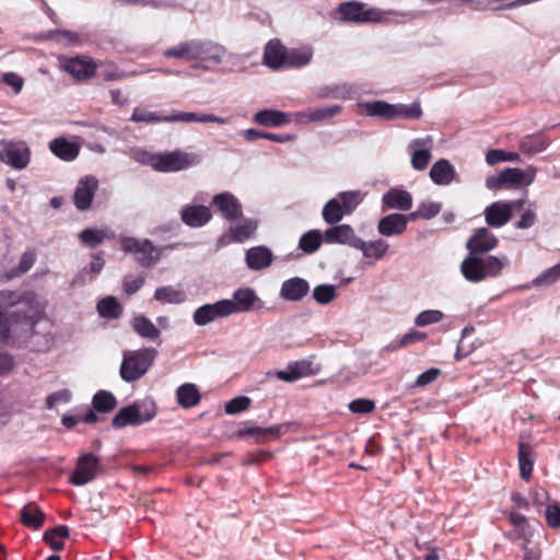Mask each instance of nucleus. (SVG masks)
<instances>
[{
	"label": "nucleus",
	"instance_id": "obj_1",
	"mask_svg": "<svg viewBox=\"0 0 560 560\" xmlns=\"http://www.w3.org/2000/svg\"><path fill=\"white\" fill-rule=\"evenodd\" d=\"M510 265L506 256H480L470 254L460 264V273L465 280L479 283L488 278H497Z\"/></svg>",
	"mask_w": 560,
	"mask_h": 560
},
{
	"label": "nucleus",
	"instance_id": "obj_2",
	"mask_svg": "<svg viewBox=\"0 0 560 560\" xmlns=\"http://www.w3.org/2000/svg\"><path fill=\"white\" fill-rule=\"evenodd\" d=\"M130 121L137 124L155 125L161 122H215L225 125L228 119L212 114H196L188 112H175L163 115L143 107H136L131 114Z\"/></svg>",
	"mask_w": 560,
	"mask_h": 560
},
{
	"label": "nucleus",
	"instance_id": "obj_3",
	"mask_svg": "<svg viewBox=\"0 0 560 560\" xmlns=\"http://www.w3.org/2000/svg\"><path fill=\"white\" fill-rule=\"evenodd\" d=\"M137 160L150 164L155 171L163 173L179 172L200 162V158L194 153L173 151L167 153L150 154L137 152Z\"/></svg>",
	"mask_w": 560,
	"mask_h": 560
},
{
	"label": "nucleus",
	"instance_id": "obj_4",
	"mask_svg": "<svg viewBox=\"0 0 560 560\" xmlns=\"http://www.w3.org/2000/svg\"><path fill=\"white\" fill-rule=\"evenodd\" d=\"M156 355L158 351L154 348L125 351L119 370L120 377L128 383L140 380L149 371Z\"/></svg>",
	"mask_w": 560,
	"mask_h": 560
},
{
	"label": "nucleus",
	"instance_id": "obj_5",
	"mask_svg": "<svg viewBox=\"0 0 560 560\" xmlns=\"http://www.w3.org/2000/svg\"><path fill=\"white\" fill-rule=\"evenodd\" d=\"M34 294L30 292L0 291V311L12 306L21 308L15 313L18 320L22 322L30 330H33L39 320V310L32 306Z\"/></svg>",
	"mask_w": 560,
	"mask_h": 560
},
{
	"label": "nucleus",
	"instance_id": "obj_6",
	"mask_svg": "<svg viewBox=\"0 0 560 560\" xmlns=\"http://www.w3.org/2000/svg\"><path fill=\"white\" fill-rule=\"evenodd\" d=\"M121 249L132 254L135 260L142 267L150 268L156 265L165 249H173L175 245L156 247L149 238L125 236L120 240Z\"/></svg>",
	"mask_w": 560,
	"mask_h": 560
},
{
	"label": "nucleus",
	"instance_id": "obj_7",
	"mask_svg": "<svg viewBox=\"0 0 560 560\" xmlns=\"http://www.w3.org/2000/svg\"><path fill=\"white\" fill-rule=\"evenodd\" d=\"M156 415L155 405L151 400L135 402L121 408L113 418L112 425L122 429L127 425H140L151 421Z\"/></svg>",
	"mask_w": 560,
	"mask_h": 560
},
{
	"label": "nucleus",
	"instance_id": "obj_8",
	"mask_svg": "<svg viewBox=\"0 0 560 560\" xmlns=\"http://www.w3.org/2000/svg\"><path fill=\"white\" fill-rule=\"evenodd\" d=\"M195 56L192 68L210 71L223 62L228 50L219 43L197 38Z\"/></svg>",
	"mask_w": 560,
	"mask_h": 560
},
{
	"label": "nucleus",
	"instance_id": "obj_9",
	"mask_svg": "<svg viewBox=\"0 0 560 560\" xmlns=\"http://www.w3.org/2000/svg\"><path fill=\"white\" fill-rule=\"evenodd\" d=\"M0 162L10 167L22 171L25 170L30 162L32 152L25 141L1 140L0 141Z\"/></svg>",
	"mask_w": 560,
	"mask_h": 560
},
{
	"label": "nucleus",
	"instance_id": "obj_10",
	"mask_svg": "<svg viewBox=\"0 0 560 560\" xmlns=\"http://www.w3.org/2000/svg\"><path fill=\"white\" fill-rule=\"evenodd\" d=\"M336 14H338L340 21L352 23L380 22L383 16L381 10L369 8L366 4L355 1L340 3Z\"/></svg>",
	"mask_w": 560,
	"mask_h": 560
},
{
	"label": "nucleus",
	"instance_id": "obj_11",
	"mask_svg": "<svg viewBox=\"0 0 560 560\" xmlns=\"http://www.w3.org/2000/svg\"><path fill=\"white\" fill-rule=\"evenodd\" d=\"M434 140L432 136L412 139L407 145L410 164L415 171H424L432 160Z\"/></svg>",
	"mask_w": 560,
	"mask_h": 560
},
{
	"label": "nucleus",
	"instance_id": "obj_12",
	"mask_svg": "<svg viewBox=\"0 0 560 560\" xmlns=\"http://www.w3.org/2000/svg\"><path fill=\"white\" fill-rule=\"evenodd\" d=\"M229 316L237 313H247L256 307V304H261V301L254 289L238 288L233 294L232 299L223 300Z\"/></svg>",
	"mask_w": 560,
	"mask_h": 560
},
{
	"label": "nucleus",
	"instance_id": "obj_13",
	"mask_svg": "<svg viewBox=\"0 0 560 560\" xmlns=\"http://www.w3.org/2000/svg\"><path fill=\"white\" fill-rule=\"evenodd\" d=\"M98 466V458L92 453L81 455L69 479L70 483L81 487L91 482L96 478Z\"/></svg>",
	"mask_w": 560,
	"mask_h": 560
},
{
	"label": "nucleus",
	"instance_id": "obj_14",
	"mask_svg": "<svg viewBox=\"0 0 560 560\" xmlns=\"http://www.w3.org/2000/svg\"><path fill=\"white\" fill-rule=\"evenodd\" d=\"M499 240L488 228H479L466 242L468 253L483 256L498 246Z\"/></svg>",
	"mask_w": 560,
	"mask_h": 560
},
{
	"label": "nucleus",
	"instance_id": "obj_15",
	"mask_svg": "<svg viewBox=\"0 0 560 560\" xmlns=\"http://www.w3.org/2000/svg\"><path fill=\"white\" fill-rule=\"evenodd\" d=\"M97 187L98 180L93 175L79 179L73 195V203L78 210L85 211L91 207Z\"/></svg>",
	"mask_w": 560,
	"mask_h": 560
},
{
	"label": "nucleus",
	"instance_id": "obj_16",
	"mask_svg": "<svg viewBox=\"0 0 560 560\" xmlns=\"http://www.w3.org/2000/svg\"><path fill=\"white\" fill-rule=\"evenodd\" d=\"M483 215L486 223L490 228H502L513 217V205H510L508 201H494L485 208Z\"/></svg>",
	"mask_w": 560,
	"mask_h": 560
},
{
	"label": "nucleus",
	"instance_id": "obj_17",
	"mask_svg": "<svg viewBox=\"0 0 560 560\" xmlns=\"http://www.w3.org/2000/svg\"><path fill=\"white\" fill-rule=\"evenodd\" d=\"M61 67L77 80L90 79L96 71V63L88 56L67 58L62 61Z\"/></svg>",
	"mask_w": 560,
	"mask_h": 560
},
{
	"label": "nucleus",
	"instance_id": "obj_18",
	"mask_svg": "<svg viewBox=\"0 0 560 560\" xmlns=\"http://www.w3.org/2000/svg\"><path fill=\"white\" fill-rule=\"evenodd\" d=\"M324 242L327 244H342L349 246H362V240L355 236L349 224L334 225L325 230Z\"/></svg>",
	"mask_w": 560,
	"mask_h": 560
},
{
	"label": "nucleus",
	"instance_id": "obj_19",
	"mask_svg": "<svg viewBox=\"0 0 560 560\" xmlns=\"http://www.w3.org/2000/svg\"><path fill=\"white\" fill-rule=\"evenodd\" d=\"M228 316L229 313L225 304L223 300H220L215 303L203 304L196 308L192 314V320L197 326H206L218 318Z\"/></svg>",
	"mask_w": 560,
	"mask_h": 560
},
{
	"label": "nucleus",
	"instance_id": "obj_20",
	"mask_svg": "<svg viewBox=\"0 0 560 560\" xmlns=\"http://www.w3.org/2000/svg\"><path fill=\"white\" fill-rule=\"evenodd\" d=\"M288 48L279 39L269 40L264 49V65L272 70L285 68Z\"/></svg>",
	"mask_w": 560,
	"mask_h": 560
},
{
	"label": "nucleus",
	"instance_id": "obj_21",
	"mask_svg": "<svg viewBox=\"0 0 560 560\" xmlns=\"http://www.w3.org/2000/svg\"><path fill=\"white\" fill-rule=\"evenodd\" d=\"M310 292L308 282L300 277H293L282 282L280 296L290 302H298L305 298Z\"/></svg>",
	"mask_w": 560,
	"mask_h": 560
},
{
	"label": "nucleus",
	"instance_id": "obj_22",
	"mask_svg": "<svg viewBox=\"0 0 560 560\" xmlns=\"http://www.w3.org/2000/svg\"><path fill=\"white\" fill-rule=\"evenodd\" d=\"M212 202L219 209L223 218L229 221H233L242 214L241 203L237 198L229 191L215 195Z\"/></svg>",
	"mask_w": 560,
	"mask_h": 560
},
{
	"label": "nucleus",
	"instance_id": "obj_23",
	"mask_svg": "<svg viewBox=\"0 0 560 560\" xmlns=\"http://www.w3.org/2000/svg\"><path fill=\"white\" fill-rule=\"evenodd\" d=\"M312 374V362L306 360L290 362L284 370H278L275 372L278 380L287 383H293Z\"/></svg>",
	"mask_w": 560,
	"mask_h": 560
},
{
	"label": "nucleus",
	"instance_id": "obj_24",
	"mask_svg": "<svg viewBox=\"0 0 560 560\" xmlns=\"http://www.w3.org/2000/svg\"><path fill=\"white\" fill-rule=\"evenodd\" d=\"M422 116V108L419 102L411 104H388L387 120H417Z\"/></svg>",
	"mask_w": 560,
	"mask_h": 560
},
{
	"label": "nucleus",
	"instance_id": "obj_25",
	"mask_svg": "<svg viewBox=\"0 0 560 560\" xmlns=\"http://www.w3.org/2000/svg\"><path fill=\"white\" fill-rule=\"evenodd\" d=\"M210 209L206 206H185L180 210L182 221L190 228H200L211 220Z\"/></svg>",
	"mask_w": 560,
	"mask_h": 560
},
{
	"label": "nucleus",
	"instance_id": "obj_26",
	"mask_svg": "<svg viewBox=\"0 0 560 560\" xmlns=\"http://www.w3.org/2000/svg\"><path fill=\"white\" fill-rule=\"evenodd\" d=\"M48 147L52 154L66 162L74 161L80 153V145L65 137L52 139Z\"/></svg>",
	"mask_w": 560,
	"mask_h": 560
},
{
	"label": "nucleus",
	"instance_id": "obj_27",
	"mask_svg": "<svg viewBox=\"0 0 560 560\" xmlns=\"http://www.w3.org/2000/svg\"><path fill=\"white\" fill-rule=\"evenodd\" d=\"M197 38L183 40L163 50L162 56L166 59H175L195 62Z\"/></svg>",
	"mask_w": 560,
	"mask_h": 560
},
{
	"label": "nucleus",
	"instance_id": "obj_28",
	"mask_svg": "<svg viewBox=\"0 0 560 560\" xmlns=\"http://www.w3.org/2000/svg\"><path fill=\"white\" fill-rule=\"evenodd\" d=\"M245 260L249 269L261 270L272 264V253L266 246H255L246 252Z\"/></svg>",
	"mask_w": 560,
	"mask_h": 560
},
{
	"label": "nucleus",
	"instance_id": "obj_29",
	"mask_svg": "<svg viewBox=\"0 0 560 560\" xmlns=\"http://www.w3.org/2000/svg\"><path fill=\"white\" fill-rule=\"evenodd\" d=\"M253 121L264 127H280L291 122L289 114L277 109H262L253 116Z\"/></svg>",
	"mask_w": 560,
	"mask_h": 560
},
{
	"label": "nucleus",
	"instance_id": "obj_30",
	"mask_svg": "<svg viewBox=\"0 0 560 560\" xmlns=\"http://www.w3.org/2000/svg\"><path fill=\"white\" fill-rule=\"evenodd\" d=\"M429 176L434 184L445 186L454 179L455 170L448 160L440 159L432 165Z\"/></svg>",
	"mask_w": 560,
	"mask_h": 560
},
{
	"label": "nucleus",
	"instance_id": "obj_31",
	"mask_svg": "<svg viewBox=\"0 0 560 560\" xmlns=\"http://www.w3.org/2000/svg\"><path fill=\"white\" fill-rule=\"evenodd\" d=\"M200 399V392L197 385L192 383L182 384L176 389V400L182 408H192L199 404Z\"/></svg>",
	"mask_w": 560,
	"mask_h": 560
},
{
	"label": "nucleus",
	"instance_id": "obj_32",
	"mask_svg": "<svg viewBox=\"0 0 560 560\" xmlns=\"http://www.w3.org/2000/svg\"><path fill=\"white\" fill-rule=\"evenodd\" d=\"M501 174L504 184H510L513 186H527L530 185L534 180L535 170L528 168L526 171H523L517 167H508L504 171H502Z\"/></svg>",
	"mask_w": 560,
	"mask_h": 560
},
{
	"label": "nucleus",
	"instance_id": "obj_33",
	"mask_svg": "<svg viewBox=\"0 0 560 560\" xmlns=\"http://www.w3.org/2000/svg\"><path fill=\"white\" fill-rule=\"evenodd\" d=\"M131 327L141 338L158 340L160 338V328L156 327L148 317L143 315L135 316L131 319Z\"/></svg>",
	"mask_w": 560,
	"mask_h": 560
},
{
	"label": "nucleus",
	"instance_id": "obj_34",
	"mask_svg": "<svg viewBox=\"0 0 560 560\" xmlns=\"http://www.w3.org/2000/svg\"><path fill=\"white\" fill-rule=\"evenodd\" d=\"M313 55L314 51L311 46L288 49L285 68L305 67L312 61Z\"/></svg>",
	"mask_w": 560,
	"mask_h": 560
},
{
	"label": "nucleus",
	"instance_id": "obj_35",
	"mask_svg": "<svg viewBox=\"0 0 560 560\" xmlns=\"http://www.w3.org/2000/svg\"><path fill=\"white\" fill-rule=\"evenodd\" d=\"M412 207V196L409 191L400 188L387 190V209L407 211Z\"/></svg>",
	"mask_w": 560,
	"mask_h": 560
},
{
	"label": "nucleus",
	"instance_id": "obj_36",
	"mask_svg": "<svg viewBox=\"0 0 560 560\" xmlns=\"http://www.w3.org/2000/svg\"><path fill=\"white\" fill-rule=\"evenodd\" d=\"M45 514L34 504L24 505L20 511V520L23 525L37 529L44 523Z\"/></svg>",
	"mask_w": 560,
	"mask_h": 560
},
{
	"label": "nucleus",
	"instance_id": "obj_37",
	"mask_svg": "<svg viewBox=\"0 0 560 560\" xmlns=\"http://www.w3.org/2000/svg\"><path fill=\"white\" fill-rule=\"evenodd\" d=\"M154 299L163 304H180L186 301V293L173 285H165L155 290Z\"/></svg>",
	"mask_w": 560,
	"mask_h": 560
},
{
	"label": "nucleus",
	"instance_id": "obj_38",
	"mask_svg": "<svg viewBox=\"0 0 560 560\" xmlns=\"http://www.w3.org/2000/svg\"><path fill=\"white\" fill-rule=\"evenodd\" d=\"M96 310L101 317L108 319H116L122 313L121 305L117 302L116 298L112 295L100 300Z\"/></svg>",
	"mask_w": 560,
	"mask_h": 560
},
{
	"label": "nucleus",
	"instance_id": "obj_39",
	"mask_svg": "<svg viewBox=\"0 0 560 560\" xmlns=\"http://www.w3.org/2000/svg\"><path fill=\"white\" fill-rule=\"evenodd\" d=\"M256 229V221L245 219L240 224L231 226L229 233L233 242L243 243L255 233Z\"/></svg>",
	"mask_w": 560,
	"mask_h": 560
},
{
	"label": "nucleus",
	"instance_id": "obj_40",
	"mask_svg": "<svg viewBox=\"0 0 560 560\" xmlns=\"http://www.w3.org/2000/svg\"><path fill=\"white\" fill-rule=\"evenodd\" d=\"M323 242L324 234L319 230H311L301 236L299 248L306 254H313L319 249Z\"/></svg>",
	"mask_w": 560,
	"mask_h": 560
},
{
	"label": "nucleus",
	"instance_id": "obj_41",
	"mask_svg": "<svg viewBox=\"0 0 560 560\" xmlns=\"http://www.w3.org/2000/svg\"><path fill=\"white\" fill-rule=\"evenodd\" d=\"M335 198L340 203L343 212L348 215L351 214L363 200L360 190L341 191Z\"/></svg>",
	"mask_w": 560,
	"mask_h": 560
},
{
	"label": "nucleus",
	"instance_id": "obj_42",
	"mask_svg": "<svg viewBox=\"0 0 560 560\" xmlns=\"http://www.w3.org/2000/svg\"><path fill=\"white\" fill-rule=\"evenodd\" d=\"M345 215L348 214L343 212L340 203L337 201L336 198L329 199L322 210L323 220L327 224H337L343 219Z\"/></svg>",
	"mask_w": 560,
	"mask_h": 560
},
{
	"label": "nucleus",
	"instance_id": "obj_43",
	"mask_svg": "<svg viewBox=\"0 0 560 560\" xmlns=\"http://www.w3.org/2000/svg\"><path fill=\"white\" fill-rule=\"evenodd\" d=\"M518 465L521 477L527 480L532 475L534 463L530 446L525 443L518 444Z\"/></svg>",
	"mask_w": 560,
	"mask_h": 560
},
{
	"label": "nucleus",
	"instance_id": "obj_44",
	"mask_svg": "<svg viewBox=\"0 0 560 560\" xmlns=\"http://www.w3.org/2000/svg\"><path fill=\"white\" fill-rule=\"evenodd\" d=\"M92 405L94 410L98 412H109L116 407L117 400L110 392L98 390L93 396Z\"/></svg>",
	"mask_w": 560,
	"mask_h": 560
},
{
	"label": "nucleus",
	"instance_id": "obj_45",
	"mask_svg": "<svg viewBox=\"0 0 560 560\" xmlns=\"http://www.w3.org/2000/svg\"><path fill=\"white\" fill-rule=\"evenodd\" d=\"M548 143L539 136H527L520 142V149L526 154H536L542 152Z\"/></svg>",
	"mask_w": 560,
	"mask_h": 560
},
{
	"label": "nucleus",
	"instance_id": "obj_46",
	"mask_svg": "<svg viewBox=\"0 0 560 560\" xmlns=\"http://www.w3.org/2000/svg\"><path fill=\"white\" fill-rule=\"evenodd\" d=\"M509 520L511 524L518 530L520 537L528 540L533 534V530L527 522L526 516L516 511H511L509 513Z\"/></svg>",
	"mask_w": 560,
	"mask_h": 560
},
{
	"label": "nucleus",
	"instance_id": "obj_47",
	"mask_svg": "<svg viewBox=\"0 0 560 560\" xmlns=\"http://www.w3.org/2000/svg\"><path fill=\"white\" fill-rule=\"evenodd\" d=\"M427 337L428 335L425 332L411 329L410 331L401 336L399 340L393 341L389 346H387V349L390 348L393 350H396L401 347L423 341Z\"/></svg>",
	"mask_w": 560,
	"mask_h": 560
},
{
	"label": "nucleus",
	"instance_id": "obj_48",
	"mask_svg": "<svg viewBox=\"0 0 560 560\" xmlns=\"http://www.w3.org/2000/svg\"><path fill=\"white\" fill-rule=\"evenodd\" d=\"M337 296L336 287L332 284H319L313 290V298L318 304H328Z\"/></svg>",
	"mask_w": 560,
	"mask_h": 560
},
{
	"label": "nucleus",
	"instance_id": "obj_49",
	"mask_svg": "<svg viewBox=\"0 0 560 560\" xmlns=\"http://www.w3.org/2000/svg\"><path fill=\"white\" fill-rule=\"evenodd\" d=\"M407 228L406 214H387V236L401 234Z\"/></svg>",
	"mask_w": 560,
	"mask_h": 560
},
{
	"label": "nucleus",
	"instance_id": "obj_50",
	"mask_svg": "<svg viewBox=\"0 0 560 560\" xmlns=\"http://www.w3.org/2000/svg\"><path fill=\"white\" fill-rule=\"evenodd\" d=\"M560 279V262L548 268L533 280L534 287L550 285Z\"/></svg>",
	"mask_w": 560,
	"mask_h": 560
},
{
	"label": "nucleus",
	"instance_id": "obj_51",
	"mask_svg": "<svg viewBox=\"0 0 560 560\" xmlns=\"http://www.w3.org/2000/svg\"><path fill=\"white\" fill-rule=\"evenodd\" d=\"M504 161H511V162L520 161V154L514 153V152H506V151L499 150V149L489 150L486 154V162L489 165H494L499 162H504Z\"/></svg>",
	"mask_w": 560,
	"mask_h": 560
},
{
	"label": "nucleus",
	"instance_id": "obj_52",
	"mask_svg": "<svg viewBox=\"0 0 560 560\" xmlns=\"http://www.w3.org/2000/svg\"><path fill=\"white\" fill-rule=\"evenodd\" d=\"M443 317L444 314L439 310L422 311L415 318V325L418 327H424L441 322Z\"/></svg>",
	"mask_w": 560,
	"mask_h": 560
},
{
	"label": "nucleus",
	"instance_id": "obj_53",
	"mask_svg": "<svg viewBox=\"0 0 560 560\" xmlns=\"http://www.w3.org/2000/svg\"><path fill=\"white\" fill-rule=\"evenodd\" d=\"M79 237L84 245L94 248L103 242L105 234L100 230L85 229L80 233Z\"/></svg>",
	"mask_w": 560,
	"mask_h": 560
},
{
	"label": "nucleus",
	"instance_id": "obj_54",
	"mask_svg": "<svg viewBox=\"0 0 560 560\" xmlns=\"http://www.w3.org/2000/svg\"><path fill=\"white\" fill-rule=\"evenodd\" d=\"M341 112V106L330 105L325 107L312 108L314 122L326 121Z\"/></svg>",
	"mask_w": 560,
	"mask_h": 560
},
{
	"label": "nucleus",
	"instance_id": "obj_55",
	"mask_svg": "<svg viewBox=\"0 0 560 560\" xmlns=\"http://www.w3.org/2000/svg\"><path fill=\"white\" fill-rule=\"evenodd\" d=\"M354 248L363 252L365 257L380 258L385 253V245L382 241L365 243L362 241V246H354Z\"/></svg>",
	"mask_w": 560,
	"mask_h": 560
},
{
	"label": "nucleus",
	"instance_id": "obj_56",
	"mask_svg": "<svg viewBox=\"0 0 560 560\" xmlns=\"http://www.w3.org/2000/svg\"><path fill=\"white\" fill-rule=\"evenodd\" d=\"M36 261V252L34 249H28L24 252L20 258L19 266L12 276H22L26 273Z\"/></svg>",
	"mask_w": 560,
	"mask_h": 560
},
{
	"label": "nucleus",
	"instance_id": "obj_57",
	"mask_svg": "<svg viewBox=\"0 0 560 560\" xmlns=\"http://www.w3.org/2000/svg\"><path fill=\"white\" fill-rule=\"evenodd\" d=\"M250 398L246 396H238L228 401L224 410L228 415H236L247 410L250 406Z\"/></svg>",
	"mask_w": 560,
	"mask_h": 560
},
{
	"label": "nucleus",
	"instance_id": "obj_58",
	"mask_svg": "<svg viewBox=\"0 0 560 560\" xmlns=\"http://www.w3.org/2000/svg\"><path fill=\"white\" fill-rule=\"evenodd\" d=\"M145 276L140 273L138 276L128 275L122 282L124 292L128 295L135 294L144 284Z\"/></svg>",
	"mask_w": 560,
	"mask_h": 560
},
{
	"label": "nucleus",
	"instance_id": "obj_59",
	"mask_svg": "<svg viewBox=\"0 0 560 560\" xmlns=\"http://www.w3.org/2000/svg\"><path fill=\"white\" fill-rule=\"evenodd\" d=\"M319 97H334V98H352L353 90L350 85L343 84L336 86L331 90L325 89L319 94Z\"/></svg>",
	"mask_w": 560,
	"mask_h": 560
},
{
	"label": "nucleus",
	"instance_id": "obj_60",
	"mask_svg": "<svg viewBox=\"0 0 560 560\" xmlns=\"http://www.w3.org/2000/svg\"><path fill=\"white\" fill-rule=\"evenodd\" d=\"M72 394L69 389H60L51 393L46 398L47 409H52L59 404H68L71 400Z\"/></svg>",
	"mask_w": 560,
	"mask_h": 560
},
{
	"label": "nucleus",
	"instance_id": "obj_61",
	"mask_svg": "<svg viewBox=\"0 0 560 560\" xmlns=\"http://www.w3.org/2000/svg\"><path fill=\"white\" fill-rule=\"evenodd\" d=\"M100 75L104 81H119L126 77V73L114 63H109L102 68Z\"/></svg>",
	"mask_w": 560,
	"mask_h": 560
},
{
	"label": "nucleus",
	"instance_id": "obj_62",
	"mask_svg": "<svg viewBox=\"0 0 560 560\" xmlns=\"http://www.w3.org/2000/svg\"><path fill=\"white\" fill-rule=\"evenodd\" d=\"M441 375V370L438 368H431L425 372L418 375L413 387H425L433 383Z\"/></svg>",
	"mask_w": 560,
	"mask_h": 560
},
{
	"label": "nucleus",
	"instance_id": "obj_63",
	"mask_svg": "<svg viewBox=\"0 0 560 560\" xmlns=\"http://www.w3.org/2000/svg\"><path fill=\"white\" fill-rule=\"evenodd\" d=\"M547 524L552 528L560 527V503L555 502L547 505L545 510Z\"/></svg>",
	"mask_w": 560,
	"mask_h": 560
},
{
	"label": "nucleus",
	"instance_id": "obj_64",
	"mask_svg": "<svg viewBox=\"0 0 560 560\" xmlns=\"http://www.w3.org/2000/svg\"><path fill=\"white\" fill-rule=\"evenodd\" d=\"M1 81L12 88L14 94H19L24 86V79L15 72L3 73Z\"/></svg>",
	"mask_w": 560,
	"mask_h": 560
}]
</instances>
